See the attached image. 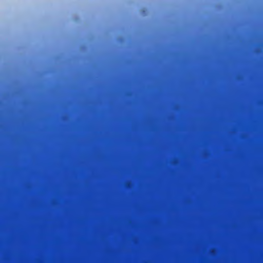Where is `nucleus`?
<instances>
[{
  "label": "nucleus",
  "instance_id": "2",
  "mask_svg": "<svg viewBox=\"0 0 263 263\" xmlns=\"http://www.w3.org/2000/svg\"><path fill=\"white\" fill-rule=\"evenodd\" d=\"M257 104L259 105L263 104V100H260L258 101Z\"/></svg>",
  "mask_w": 263,
  "mask_h": 263
},
{
  "label": "nucleus",
  "instance_id": "3",
  "mask_svg": "<svg viewBox=\"0 0 263 263\" xmlns=\"http://www.w3.org/2000/svg\"><path fill=\"white\" fill-rule=\"evenodd\" d=\"M1 104L2 103V101L1 102Z\"/></svg>",
  "mask_w": 263,
  "mask_h": 263
},
{
  "label": "nucleus",
  "instance_id": "1",
  "mask_svg": "<svg viewBox=\"0 0 263 263\" xmlns=\"http://www.w3.org/2000/svg\"><path fill=\"white\" fill-rule=\"evenodd\" d=\"M3 115H105V113L98 114H31V113H22V114H5L2 111L1 109V116Z\"/></svg>",
  "mask_w": 263,
  "mask_h": 263
}]
</instances>
